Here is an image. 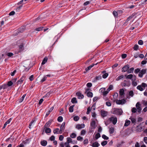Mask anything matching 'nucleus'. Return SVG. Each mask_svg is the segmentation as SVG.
<instances>
[{
    "mask_svg": "<svg viewBox=\"0 0 147 147\" xmlns=\"http://www.w3.org/2000/svg\"><path fill=\"white\" fill-rule=\"evenodd\" d=\"M101 76H96L95 77V78L94 79L93 82H96L97 80H99L101 79Z\"/></svg>",
    "mask_w": 147,
    "mask_h": 147,
    "instance_id": "23",
    "label": "nucleus"
},
{
    "mask_svg": "<svg viewBox=\"0 0 147 147\" xmlns=\"http://www.w3.org/2000/svg\"><path fill=\"white\" fill-rule=\"evenodd\" d=\"M122 85L123 86L129 87L130 85V81L124 80L122 83Z\"/></svg>",
    "mask_w": 147,
    "mask_h": 147,
    "instance_id": "6",
    "label": "nucleus"
},
{
    "mask_svg": "<svg viewBox=\"0 0 147 147\" xmlns=\"http://www.w3.org/2000/svg\"><path fill=\"white\" fill-rule=\"evenodd\" d=\"M48 59L47 57H45L43 59L41 64L42 65L45 64L47 61Z\"/></svg>",
    "mask_w": 147,
    "mask_h": 147,
    "instance_id": "29",
    "label": "nucleus"
},
{
    "mask_svg": "<svg viewBox=\"0 0 147 147\" xmlns=\"http://www.w3.org/2000/svg\"><path fill=\"white\" fill-rule=\"evenodd\" d=\"M129 68V65L128 64L125 65L121 69V71L122 72H125L128 70Z\"/></svg>",
    "mask_w": 147,
    "mask_h": 147,
    "instance_id": "9",
    "label": "nucleus"
},
{
    "mask_svg": "<svg viewBox=\"0 0 147 147\" xmlns=\"http://www.w3.org/2000/svg\"><path fill=\"white\" fill-rule=\"evenodd\" d=\"M137 111V109L135 107H133L131 109V111L133 113H135Z\"/></svg>",
    "mask_w": 147,
    "mask_h": 147,
    "instance_id": "57",
    "label": "nucleus"
},
{
    "mask_svg": "<svg viewBox=\"0 0 147 147\" xmlns=\"http://www.w3.org/2000/svg\"><path fill=\"white\" fill-rule=\"evenodd\" d=\"M123 113L121 109H114L112 111V113L117 115H121Z\"/></svg>",
    "mask_w": 147,
    "mask_h": 147,
    "instance_id": "1",
    "label": "nucleus"
},
{
    "mask_svg": "<svg viewBox=\"0 0 147 147\" xmlns=\"http://www.w3.org/2000/svg\"><path fill=\"white\" fill-rule=\"evenodd\" d=\"M102 138L104 140H107L109 139V137L105 134L102 135Z\"/></svg>",
    "mask_w": 147,
    "mask_h": 147,
    "instance_id": "45",
    "label": "nucleus"
},
{
    "mask_svg": "<svg viewBox=\"0 0 147 147\" xmlns=\"http://www.w3.org/2000/svg\"><path fill=\"white\" fill-rule=\"evenodd\" d=\"M92 86V84L91 83H88L86 84V86L90 88Z\"/></svg>",
    "mask_w": 147,
    "mask_h": 147,
    "instance_id": "60",
    "label": "nucleus"
},
{
    "mask_svg": "<svg viewBox=\"0 0 147 147\" xmlns=\"http://www.w3.org/2000/svg\"><path fill=\"white\" fill-rule=\"evenodd\" d=\"M134 68V67H131L130 69H129L127 71V73L129 74L132 73L133 72Z\"/></svg>",
    "mask_w": 147,
    "mask_h": 147,
    "instance_id": "30",
    "label": "nucleus"
},
{
    "mask_svg": "<svg viewBox=\"0 0 147 147\" xmlns=\"http://www.w3.org/2000/svg\"><path fill=\"white\" fill-rule=\"evenodd\" d=\"M137 82L135 81H133L132 82V85L134 86H136L137 85Z\"/></svg>",
    "mask_w": 147,
    "mask_h": 147,
    "instance_id": "46",
    "label": "nucleus"
},
{
    "mask_svg": "<svg viewBox=\"0 0 147 147\" xmlns=\"http://www.w3.org/2000/svg\"><path fill=\"white\" fill-rule=\"evenodd\" d=\"M107 143V141H104L101 143V144L102 146H105Z\"/></svg>",
    "mask_w": 147,
    "mask_h": 147,
    "instance_id": "43",
    "label": "nucleus"
},
{
    "mask_svg": "<svg viewBox=\"0 0 147 147\" xmlns=\"http://www.w3.org/2000/svg\"><path fill=\"white\" fill-rule=\"evenodd\" d=\"M74 105H72L70 106L69 108V112L72 113L73 111L74 107Z\"/></svg>",
    "mask_w": 147,
    "mask_h": 147,
    "instance_id": "35",
    "label": "nucleus"
},
{
    "mask_svg": "<svg viewBox=\"0 0 147 147\" xmlns=\"http://www.w3.org/2000/svg\"><path fill=\"white\" fill-rule=\"evenodd\" d=\"M87 95L89 97H92L93 96V94L92 92H87Z\"/></svg>",
    "mask_w": 147,
    "mask_h": 147,
    "instance_id": "36",
    "label": "nucleus"
},
{
    "mask_svg": "<svg viewBox=\"0 0 147 147\" xmlns=\"http://www.w3.org/2000/svg\"><path fill=\"white\" fill-rule=\"evenodd\" d=\"M53 107H52L51 108H50L49 110L47 112L45 116H46V117L48 116L49 114L53 110Z\"/></svg>",
    "mask_w": 147,
    "mask_h": 147,
    "instance_id": "34",
    "label": "nucleus"
},
{
    "mask_svg": "<svg viewBox=\"0 0 147 147\" xmlns=\"http://www.w3.org/2000/svg\"><path fill=\"white\" fill-rule=\"evenodd\" d=\"M134 16V15H131L128 17L122 26H125L127 25L129 23V21Z\"/></svg>",
    "mask_w": 147,
    "mask_h": 147,
    "instance_id": "5",
    "label": "nucleus"
},
{
    "mask_svg": "<svg viewBox=\"0 0 147 147\" xmlns=\"http://www.w3.org/2000/svg\"><path fill=\"white\" fill-rule=\"evenodd\" d=\"M26 77L24 76L23 75L22 77L18 80L17 83V84H21L25 79Z\"/></svg>",
    "mask_w": 147,
    "mask_h": 147,
    "instance_id": "14",
    "label": "nucleus"
},
{
    "mask_svg": "<svg viewBox=\"0 0 147 147\" xmlns=\"http://www.w3.org/2000/svg\"><path fill=\"white\" fill-rule=\"evenodd\" d=\"M47 77H46V76H44L43 78H42V79L41 80L40 82L42 83L44 81H45L47 79Z\"/></svg>",
    "mask_w": 147,
    "mask_h": 147,
    "instance_id": "47",
    "label": "nucleus"
},
{
    "mask_svg": "<svg viewBox=\"0 0 147 147\" xmlns=\"http://www.w3.org/2000/svg\"><path fill=\"white\" fill-rule=\"evenodd\" d=\"M26 96V94H24L23 95L22 97L18 100V102L19 103L22 102L24 100L25 97Z\"/></svg>",
    "mask_w": 147,
    "mask_h": 147,
    "instance_id": "25",
    "label": "nucleus"
},
{
    "mask_svg": "<svg viewBox=\"0 0 147 147\" xmlns=\"http://www.w3.org/2000/svg\"><path fill=\"white\" fill-rule=\"evenodd\" d=\"M126 102V101L125 99H122L121 100H117L116 101V103L118 105H123Z\"/></svg>",
    "mask_w": 147,
    "mask_h": 147,
    "instance_id": "3",
    "label": "nucleus"
},
{
    "mask_svg": "<svg viewBox=\"0 0 147 147\" xmlns=\"http://www.w3.org/2000/svg\"><path fill=\"white\" fill-rule=\"evenodd\" d=\"M67 142H68L69 143H71L72 141V139L69 137H68L67 138Z\"/></svg>",
    "mask_w": 147,
    "mask_h": 147,
    "instance_id": "58",
    "label": "nucleus"
},
{
    "mask_svg": "<svg viewBox=\"0 0 147 147\" xmlns=\"http://www.w3.org/2000/svg\"><path fill=\"white\" fill-rule=\"evenodd\" d=\"M100 114L102 117H104L107 115L108 112L103 110H101L100 111Z\"/></svg>",
    "mask_w": 147,
    "mask_h": 147,
    "instance_id": "12",
    "label": "nucleus"
},
{
    "mask_svg": "<svg viewBox=\"0 0 147 147\" xmlns=\"http://www.w3.org/2000/svg\"><path fill=\"white\" fill-rule=\"evenodd\" d=\"M19 51H21L24 49V45L23 43L19 45Z\"/></svg>",
    "mask_w": 147,
    "mask_h": 147,
    "instance_id": "26",
    "label": "nucleus"
},
{
    "mask_svg": "<svg viewBox=\"0 0 147 147\" xmlns=\"http://www.w3.org/2000/svg\"><path fill=\"white\" fill-rule=\"evenodd\" d=\"M124 78V76L123 75H122L121 76H119L118 77H117L116 79V81H119L120 80H121L123 79Z\"/></svg>",
    "mask_w": 147,
    "mask_h": 147,
    "instance_id": "31",
    "label": "nucleus"
},
{
    "mask_svg": "<svg viewBox=\"0 0 147 147\" xmlns=\"http://www.w3.org/2000/svg\"><path fill=\"white\" fill-rule=\"evenodd\" d=\"M44 129H45V132L47 134L50 133L51 132V130L50 128L47 127L44 128Z\"/></svg>",
    "mask_w": 147,
    "mask_h": 147,
    "instance_id": "24",
    "label": "nucleus"
},
{
    "mask_svg": "<svg viewBox=\"0 0 147 147\" xmlns=\"http://www.w3.org/2000/svg\"><path fill=\"white\" fill-rule=\"evenodd\" d=\"M136 107L137 110V111L139 113H140L141 112L142 109L140 107V104L139 102H137L136 104Z\"/></svg>",
    "mask_w": 147,
    "mask_h": 147,
    "instance_id": "10",
    "label": "nucleus"
},
{
    "mask_svg": "<svg viewBox=\"0 0 147 147\" xmlns=\"http://www.w3.org/2000/svg\"><path fill=\"white\" fill-rule=\"evenodd\" d=\"M71 102L73 104L76 103L77 102V101L76 98L75 97L73 98L71 100Z\"/></svg>",
    "mask_w": 147,
    "mask_h": 147,
    "instance_id": "38",
    "label": "nucleus"
},
{
    "mask_svg": "<svg viewBox=\"0 0 147 147\" xmlns=\"http://www.w3.org/2000/svg\"><path fill=\"white\" fill-rule=\"evenodd\" d=\"M133 77V75L130 74L127 76L126 78L128 79H131Z\"/></svg>",
    "mask_w": 147,
    "mask_h": 147,
    "instance_id": "41",
    "label": "nucleus"
},
{
    "mask_svg": "<svg viewBox=\"0 0 147 147\" xmlns=\"http://www.w3.org/2000/svg\"><path fill=\"white\" fill-rule=\"evenodd\" d=\"M76 134H75L74 133H73L71 134V135H70V137L72 138H75L76 137Z\"/></svg>",
    "mask_w": 147,
    "mask_h": 147,
    "instance_id": "52",
    "label": "nucleus"
},
{
    "mask_svg": "<svg viewBox=\"0 0 147 147\" xmlns=\"http://www.w3.org/2000/svg\"><path fill=\"white\" fill-rule=\"evenodd\" d=\"M43 28V27H40L38 28H36L35 29V30L37 31H40L42 30Z\"/></svg>",
    "mask_w": 147,
    "mask_h": 147,
    "instance_id": "55",
    "label": "nucleus"
},
{
    "mask_svg": "<svg viewBox=\"0 0 147 147\" xmlns=\"http://www.w3.org/2000/svg\"><path fill=\"white\" fill-rule=\"evenodd\" d=\"M137 88L140 91H142L144 90V88H143L142 87L141 85L138 86L137 87Z\"/></svg>",
    "mask_w": 147,
    "mask_h": 147,
    "instance_id": "32",
    "label": "nucleus"
},
{
    "mask_svg": "<svg viewBox=\"0 0 147 147\" xmlns=\"http://www.w3.org/2000/svg\"><path fill=\"white\" fill-rule=\"evenodd\" d=\"M86 133V131L84 129L82 130L81 132V134L82 135H84Z\"/></svg>",
    "mask_w": 147,
    "mask_h": 147,
    "instance_id": "59",
    "label": "nucleus"
},
{
    "mask_svg": "<svg viewBox=\"0 0 147 147\" xmlns=\"http://www.w3.org/2000/svg\"><path fill=\"white\" fill-rule=\"evenodd\" d=\"M25 29L24 26H22L19 28V31L20 32H22Z\"/></svg>",
    "mask_w": 147,
    "mask_h": 147,
    "instance_id": "37",
    "label": "nucleus"
},
{
    "mask_svg": "<svg viewBox=\"0 0 147 147\" xmlns=\"http://www.w3.org/2000/svg\"><path fill=\"white\" fill-rule=\"evenodd\" d=\"M13 84L12 81H10L8 82L7 84V86H11Z\"/></svg>",
    "mask_w": 147,
    "mask_h": 147,
    "instance_id": "42",
    "label": "nucleus"
},
{
    "mask_svg": "<svg viewBox=\"0 0 147 147\" xmlns=\"http://www.w3.org/2000/svg\"><path fill=\"white\" fill-rule=\"evenodd\" d=\"M23 142L25 144H28L30 142V140L29 139H27L23 141Z\"/></svg>",
    "mask_w": 147,
    "mask_h": 147,
    "instance_id": "39",
    "label": "nucleus"
},
{
    "mask_svg": "<svg viewBox=\"0 0 147 147\" xmlns=\"http://www.w3.org/2000/svg\"><path fill=\"white\" fill-rule=\"evenodd\" d=\"M96 123L94 121H92L90 123V125L93 129H95L96 128Z\"/></svg>",
    "mask_w": 147,
    "mask_h": 147,
    "instance_id": "20",
    "label": "nucleus"
},
{
    "mask_svg": "<svg viewBox=\"0 0 147 147\" xmlns=\"http://www.w3.org/2000/svg\"><path fill=\"white\" fill-rule=\"evenodd\" d=\"M124 89H125L122 88L119 91V98H122L123 97L124 94Z\"/></svg>",
    "mask_w": 147,
    "mask_h": 147,
    "instance_id": "7",
    "label": "nucleus"
},
{
    "mask_svg": "<svg viewBox=\"0 0 147 147\" xmlns=\"http://www.w3.org/2000/svg\"><path fill=\"white\" fill-rule=\"evenodd\" d=\"M53 132L54 134H61L62 133V131H60V129L59 130V129L58 128L54 129L53 130Z\"/></svg>",
    "mask_w": 147,
    "mask_h": 147,
    "instance_id": "13",
    "label": "nucleus"
},
{
    "mask_svg": "<svg viewBox=\"0 0 147 147\" xmlns=\"http://www.w3.org/2000/svg\"><path fill=\"white\" fill-rule=\"evenodd\" d=\"M138 47L139 46L137 45H135L134 47V50L137 51L138 50Z\"/></svg>",
    "mask_w": 147,
    "mask_h": 147,
    "instance_id": "54",
    "label": "nucleus"
},
{
    "mask_svg": "<svg viewBox=\"0 0 147 147\" xmlns=\"http://www.w3.org/2000/svg\"><path fill=\"white\" fill-rule=\"evenodd\" d=\"M65 122H63L61 125L60 128V131H61L62 132L65 129Z\"/></svg>",
    "mask_w": 147,
    "mask_h": 147,
    "instance_id": "19",
    "label": "nucleus"
},
{
    "mask_svg": "<svg viewBox=\"0 0 147 147\" xmlns=\"http://www.w3.org/2000/svg\"><path fill=\"white\" fill-rule=\"evenodd\" d=\"M144 142L146 144H147V137H145L144 138Z\"/></svg>",
    "mask_w": 147,
    "mask_h": 147,
    "instance_id": "63",
    "label": "nucleus"
},
{
    "mask_svg": "<svg viewBox=\"0 0 147 147\" xmlns=\"http://www.w3.org/2000/svg\"><path fill=\"white\" fill-rule=\"evenodd\" d=\"M100 145L98 142H96L92 143V146L93 147H98Z\"/></svg>",
    "mask_w": 147,
    "mask_h": 147,
    "instance_id": "22",
    "label": "nucleus"
},
{
    "mask_svg": "<svg viewBox=\"0 0 147 147\" xmlns=\"http://www.w3.org/2000/svg\"><path fill=\"white\" fill-rule=\"evenodd\" d=\"M51 122L52 121L51 120L48 121L44 125V128L49 127L51 124Z\"/></svg>",
    "mask_w": 147,
    "mask_h": 147,
    "instance_id": "21",
    "label": "nucleus"
},
{
    "mask_svg": "<svg viewBox=\"0 0 147 147\" xmlns=\"http://www.w3.org/2000/svg\"><path fill=\"white\" fill-rule=\"evenodd\" d=\"M100 137V135L99 133H97L95 135V138L96 139H98Z\"/></svg>",
    "mask_w": 147,
    "mask_h": 147,
    "instance_id": "51",
    "label": "nucleus"
},
{
    "mask_svg": "<svg viewBox=\"0 0 147 147\" xmlns=\"http://www.w3.org/2000/svg\"><path fill=\"white\" fill-rule=\"evenodd\" d=\"M128 95L127 96V99H129L131 97H132L134 95V93L132 90L128 91Z\"/></svg>",
    "mask_w": 147,
    "mask_h": 147,
    "instance_id": "11",
    "label": "nucleus"
},
{
    "mask_svg": "<svg viewBox=\"0 0 147 147\" xmlns=\"http://www.w3.org/2000/svg\"><path fill=\"white\" fill-rule=\"evenodd\" d=\"M109 119L114 125L116 123L117 121V117L114 116H111L109 118Z\"/></svg>",
    "mask_w": 147,
    "mask_h": 147,
    "instance_id": "2",
    "label": "nucleus"
},
{
    "mask_svg": "<svg viewBox=\"0 0 147 147\" xmlns=\"http://www.w3.org/2000/svg\"><path fill=\"white\" fill-rule=\"evenodd\" d=\"M63 120V118L62 116H60L58 117L57 121L59 122H61Z\"/></svg>",
    "mask_w": 147,
    "mask_h": 147,
    "instance_id": "40",
    "label": "nucleus"
},
{
    "mask_svg": "<svg viewBox=\"0 0 147 147\" xmlns=\"http://www.w3.org/2000/svg\"><path fill=\"white\" fill-rule=\"evenodd\" d=\"M114 128L113 127H111L109 129V132L111 134H113L114 132Z\"/></svg>",
    "mask_w": 147,
    "mask_h": 147,
    "instance_id": "44",
    "label": "nucleus"
},
{
    "mask_svg": "<svg viewBox=\"0 0 147 147\" xmlns=\"http://www.w3.org/2000/svg\"><path fill=\"white\" fill-rule=\"evenodd\" d=\"M79 117L78 116H75L74 118V119L75 121H78L79 120Z\"/></svg>",
    "mask_w": 147,
    "mask_h": 147,
    "instance_id": "56",
    "label": "nucleus"
},
{
    "mask_svg": "<svg viewBox=\"0 0 147 147\" xmlns=\"http://www.w3.org/2000/svg\"><path fill=\"white\" fill-rule=\"evenodd\" d=\"M130 123V121L129 120H126L125 121V123L124 126L125 127L128 126L129 125Z\"/></svg>",
    "mask_w": 147,
    "mask_h": 147,
    "instance_id": "28",
    "label": "nucleus"
},
{
    "mask_svg": "<svg viewBox=\"0 0 147 147\" xmlns=\"http://www.w3.org/2000/svg\"><path fill=\"white\" fill-rule=\"evenodd\" d=\"M7 86L6 84H4L0 86V88L1 90L3 89H5L7 88Z\"/></svg>",
    "mask_w": 147,
    "mask_h": 147,
    "instance_id": "27",
    "label": "nucleus"
},
{
    "mask_svg": "<svg viewBox=\"0 0 147 147\" xmlns=\"http://www.w3.org/2000/svg\"><path fill=\"white\" fill-rule=\"evenodd\" d=\"M102 73L103 74L102 75V77L103 78H106L108 76L109 74L108 73H106V71H103L102 72Z\"/></svg>",
    "mask_w": 147,
    "mask_h": 147,
    "instance_id": "17",
    "label": "nucleus"
},
{
    "mask_svg": "<svg viewBox=\"0 0 147 147\" xmlns=\"http://www.w3.org/2000/svg\"><path fill=\"white\" fill-rule=\"evenodd\" d=\"M47 141L45 140H42L40 142L41 145L43 146H45L47 145Z\"/></svg>",
    "mask_w": 147,
    "mask_h": 147,
    "instance_id": "18",
    "label": "nucleus"
},
{
    "mask_svg": "<svg viewBox=\"0 0 147 147\" xmlns=\"http://www.w3.org/2000/svg\"><path fill=\"white\" fill-rule=\"evenodd\" d=\"M65 144L63 142H61L59 146V147H64Z\"/></svg>",
    "mask_w": 147,
    "mask_h": 147,
    "instance_id": "64",
    "label": "nucleus"
},
{
    "mask_svg": "<svg viewBox=\"0 0 147 147\" xmlns=\"http://www.w3.org/2000/svg\"><path fill=\"white\" fill-rule=\"evenodd\" d=\"M13 55L12 53L10 52L7 53V55L9 57H11Z\"/></svg>",
    "mask_w": 147,
    "mask_h": 147,
    "instance_id": "61",
    "label": "nucleus"
},
{
    "mask_svg": "<svg viewBox=\"0 0 147 147\" xmlns=\"http://www.w3.org/2000/svg\"><path fill=\"white\" fill-rule=\"evenodd\" d=\"M122 11H114L113 12V15L115 18H117L118 16H120L121 14L122 13Z\"/></svg>",
    "mask_w": 147,
    "mask_h": 147,
    "instance_id": "4",
    "label": "nucleus"
},
{
    "mask_svg": "<svg viewBox=\"0 0 147 147\" xmlns=\"http://www.w3.org/2000/svg\"><path fill=\"white\" fill-rule=\"evenodd\" d=\"M131 121V123L135 124L136 123V119L135 118L132 117H130L129 118Z\"/></svg>",
    "mask_w": 147,
    "mask_h": 147,
    "instance_id": "33",
    "label": "nucleus"
},
{
    "mask_svg": "<svg viewBox=\"0 0 147 147\" xmlns=\"http://www.w3.org/2000/svg\"><path fill=\"white\" fill-rule=\"evenodd\" d=\"M91 109L90 107H88L87 108L86 114H88L90 113V112L91 111Z\"/></svg>",
    "mask_w": 147,
    "mask_h": 147,
    "instance_id": "53",
    "label": "nucleus"
},
{
    "mask_svg": "<svg viewBox=\"0 0 147 147\" xmlns=\"http://www.w3.org/2000/svg\"><path fill=\"white\" fill-rule=\"evenodd\" d=\"M76 95L78 97V98L79 99H82L84 97V96L80 92H78L76 93Z\"/></svg>",
    "mask_w": 147,
    "mask_h": 147,
    "instance_id": "16",
    "label": "nucleus"
},
{
    "mask_svg": "<svg viewBox=\"0 0 147 147\" xmlns=\"http://www.w3.org/2000/svg\"><path fill=\"white\" fill-rule=\"evenodd\" d=\"M95 65L94 64H93L92 65H90V66L88 67L86 69V70H90L92 67H93Z\"/></svg>",
    "mask_w": 147,
    "mask_h": 147,
    "instance_id": "49",
    "label": "nucleus"
},
{
    "mask_svg": "<svg viewBox=\"0 0 147 147\" xmlns=\"http://www.w3.org/2000/svg\"><path fill=\"white\" fill-rule=\"evenodd\" d=\"M146 69H142L141 71L140 70L139 74L138 76L140 78H142L143 75L146 72Z\"/></svg>",
    "mask_w": 147,
    "mask_h": 147,
    "instance_id": "8",
    "label": "nucleus"
},
{
    "mask_svg": "<svg viewBox=\"0 0 147 147\" xmlns=\"http://www.w3.org/2000/svg\"><path fill=\"white\" fill-rule=\"evenodd\" d=\"M85 127V125L84 124H78L76 125V127L77 129H79L82 128H83Z\"/></svg>",
    "mask_w": 147,
    "mask_h": 147,
    "instance_id": "15",
    "label": "nucleus"
},
{
    "mask_svg": "<svg viewBox=\"0 0 147 147\" xmlns=\"http://www.w3.org/2000/svg\"><path fill=\"white\" fill-rule=\"evenodd\" d=\"M140 70L139 68H137L135 70L134 73L136 74H138V73H139Z\"/></svg>",
    "mask_w": 147,
    "mask_h": 147,
    "instance_id": "48",
    "label": "nucleus"
},
{
    "mask_svg": "<svg viewBox=\"0 0 147 147\" xmlns=\"http://www.w3.org/2000/svg\"><path fill=\"white\" fill-rule=\"evenodd\" d=\"M55 139V137L54 136H52L50 138V140L51 141L54 140Z\"/></svg>",
    "mask_w": 147,
    "mask_h": 147,
    "instance_id": "62",
    "label": "nucleus"
},
{
    "mask_svg": "<svg viewBox=\"0 0 147 147\" xmlns=\"http://www.w3.org/2000/svg\"><path fill=\"white\" fill-rule=\"evenodd\" d=\"M142 87L143 88L145 89V88L147 86V84L144 83H142L141 85Z\"/></svg>",
    "mask_w": 147,
    "mask_h": 147,
    "instance_id": "50",
    "label": "nucleus"
}]
</instances>
